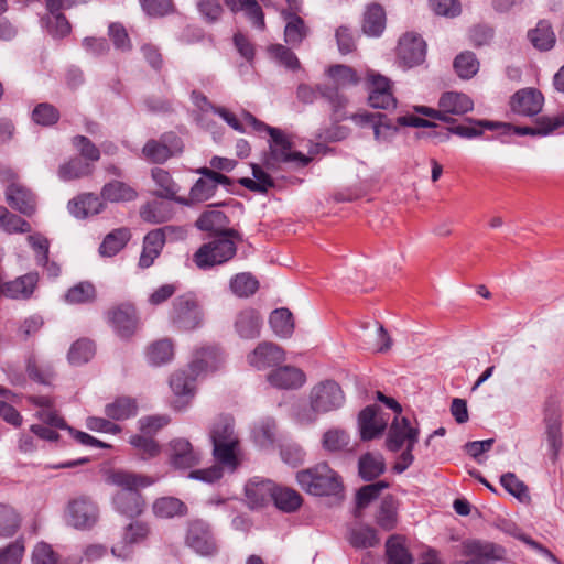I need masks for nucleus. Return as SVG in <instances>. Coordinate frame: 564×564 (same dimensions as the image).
Segmentation results:
<instances>
[{"instance_id": "obj_28", "label": "nucleus", "mask_w": 564, "mask_h": 564, "mask_svg": "<svg viewBox=\"0 0 564 564\" xmlns=\"http://www.w3.org/2000/svg\"><path fill=\"white\" fill-rule=\"evenodd\" d=\"M269 383L278 389L293 390L301 388L305 381V373L293 366H282L268 375Z\"/></svg>"}, {"instance_id": "obj_9", "label": "nucleus", "mask_w": 564, "mask_h": 564, "mask_svg": "<svg viewBox=\"0 0 564 564\" xmlns=\"http://www.w3.org/2000/svg\"><path fill=\"white\" fill-rule=\"evenodd\" d=\"M297 98L304 104L314 102L318 96L326 99L332 107V117L335 122L347 119L345 108L347 98L328 85H317L316 88L302 84L297 87Z\"/></svg>"}, {"instance_id": "obj_12", "label": "nucleus", "mask_w": 564, "mask_h": 564, "mask_svg": "<svg viewBox=\"0 0 564 564\" xmlns=\"http://www.w3.org/2000/svg\"><path fill=\"white\" fill-rule=\"evenodd\" d=\"M167 464L176 470H187L200 463V453L185 437H176L165 448Z\"/></svg>"}, {"instance_id": "obj_56", "label": "nucleus", "mask_w": 564, "mask_h": 564, "mask_svg": "<svg viewBox=\"0 0 564 564\" xmlns=\"http://www.w3.org/2000/svg\"><path fill=\"white\" fill-rule=\"evenodd\" d=\"M173 356V343L170 339H160L153 343L147 351L149 362L154 366H161L171 361Z\"/></svg>"}, {"instance_id": "obj_17", "label": "nucleus", "mask_w": 564, "mask_h": 564, "mask_svg": "<svg viewBox=\"0 0 564 564\" xmlns=\"http://www.w3.org/2000/svg\"><path fill=\"white\" fill-rule=\"evenodd\" d=\"M350 119L361 128H371L375 140L379 143L391 142L398 133V127L382 113L359 112L352 115Z\"/></svg>"}, {"instance_id": "obj_45", "label": "nucleus", "mask_w": 564, "mask_h": 564, "mask_svg": "<svg viewBox=\"0 0 564 564\" xmlns=\"http://www.w3.org/2000/svg\"><path fill=\"white\" fill-rule=\"evenodd\" d=\"M269 324L273 333L281 338H288L293 334V316L285 307L274 310L270 315Z\"/></svg>"}, {"instance_id": "obj_6", "label": "nucleus", "mask_w": 564, "mask_h": 564, "mask_svg": "<svg viewBox=\"0 0 564 564\" xmlns=\"http://www.w3.org/2000/svg\"><path fill=\"white\" fill-rule=\"evenodd\" d=\"M241 235L235 229H227L213 241L203 245L193 257L199 269H208L230 260L236 254L235 241H240Z\"/></svg>"}, {"instance_id": "obj_51", "label": "nucleus", "mask_w": 564, "mask_h": 564, "mask_svg": "<svg viewBox=\"0 0 564 564\" xmlns=\"http://www.w3.org/2000/svg\"><path fill=\"white\" fill-rule=\"evenodd\" d=\"M388 482L380 480L361 487L356 494V509L354 512L355 517L359 518L361 516V510L368 507L375 499H377L380 492L388 488Z\"/></svg>"}, {"instance_id": "obj_2", "label": "nucleus", "mask_w": 564, "mask_h": 564, "mask_svg": "<svg viewBox=\"0 0 564 564\" xmlns=\"http://www.w3.org/2000/svg\"><path fill=\"white\" fill-rule=\"evenodd\" d=\"M108 481L120 488L112 498L115 510L130 519L140 517L145 509V500L139 488L149 487L154 480L145 475L116 470L109 475Z\"/></svg>"}, {"instance_id": "obj_42", "label": "nucleus", "mask_w": 564, "mask_h": 564, "mask_svg": "<svg viewBox=\"0 0 564 564\" xmlns=\"http://www.w3.org/2000/svg\"><path fill=\"white\" fill-rule=\"evenodd\" d=\"M101 196L105 200L111 203L131 202L138 194L134 188L121 181L106 183L101 189Z\"/></svg>"}, {"instance_id": "obj_36", "label": "nucleus", "mask_w": 564, "mask_h": 564, "mask_svg": "<svg viewBox=\"0 0 564 564\" xmlns=\"http://www.w3.org/2000/svg\"><path fill=\"white\" fill-rule=\"evenodd\" d=\"M153 514L161 519L183 517L187 513V506L175 497L158 498L152 505Z\"/></svg>"}, {"instance_id": "obj_29", "label": "nucleus", "mask_w": 564, "mask_h": 564, "mask_svg": "<svg viewBox=\"0 0 564 564\" xmlns=\"http://www.w3.org/2000/svg\"><path fill=\"white\" fill-rule=\"evenodd\" d=\"M544 424L547 443L552 449L553 457L556 458L563 445L562 411L560 406L552 405L545 410Z\"/></svg>"}, {"instance_id": "obj_30", "label": "nucleus", "mask_w": 564, "mask_h": 564, "mask_svg": "<svg viewBox=\"0 0 564 564\" xmlns=\"http://www.w3.org/2000/svg\"><path fill=\"white\" fill-rule=\"evenodd\" d=\"M234 327L240 338L254 339L260 336L262 317L254 308H245L237 314Z\"/></svg>"}, {"instance_id": "obj_59", "label": "nucleus", "mask_w": 564, "mask_h": 564, "mask_svg": "<svg viewBox=\"0 0 564 564\" xmlns=\"http://www.w3.org/2000/svg\"><path fill=\"white\" fill-rule=\"evenodd\" d=\"M454 69L463 79L474 77L479 70V62L476 55L469 51L463 52L454 59Z\"/></svg>"}, {"instance_id": "obj_8", "label": "nucleus", "mask_w": 564, "mask_h": 564, "mask_svg": "<svg viewBox=\"0 0 564 564\" xmlns=\"http://www.w3.org/2000/svg\"><path fill=\"white\" fill-rule=\"evenodd\" d=\"M99 519L97 503L87 496L70 499L64 511V520L67 525L77 530L91 529Z\"/></svg>"}, {"instance_id": "obj_1", "label": "nucleus", "mask_w": 564, "mask_h": 564, "mask_svg": "<svg viewBox=\"0 0 564 564\" xmlns=\"http://www.w3.org/2000/svg\"><path fill=\"white\" fill-rule=\"evenodd\" d=\"M209 438L213 456L217 462L208 468L189 473V478L213 484L223 477L224 469L235 471L239 464L240 441L235 431V420L230 415H219L210 426Z\"/></svg>"}, {"instance_id": "obj_35", "label": "nucleus", "mask_w": 564, "mask_h": 564, "mask_svg": "<svg viewBox=\"0 0 564 564\" xmlns=\"http://www.w3.org/2000/svg\"><path fill=\"white\" fill-rule=\"evenodd\" d=\"M283 17L286 21L284 29V39L291 46H297L307 36L308 28L305 22L300 18L295 11H284Z\"/></svg>"}, {"instance_id": "obj_22", "label": "nucleus", "mask_w": 564, "mask_h": 564, "mask_svg": "<svg viewBox=\"0 0 564 564\" xmlns=\"http://www.w3.org/2000/svg\"><path fill=\"white\" fill-rule=\"evenodd\" d=\"M426 54V44L424 40L414 34L406 33L399 40L398 58L408 67L421 64Z\"/></svg>"}, {"instance_id": "obj_61", "label": "nucleus", "mask_w": 564, "mask_h": 564, "mask_svg": "<svg viewBox=\"0 0 564 564\" xmlns=\"http://www.w3.org/2000/svg\"><path fill=\"white\" fill-rule=\"evenodd\" d=\"M129 443L138 451L140 457L144 460L156 457L161 447L152 437L144 434H137L130 437Z\"/></svg>"}, {"instance_id": "obj_64", "label": "nucleus", "mask_w": 564, "mask_h": 564, "mask_svg": "<svg viewBox=\"0 0 564 564\" xmlns=\"http://www.w3.org/2000/svg\"><path fill=\"white\" fill-rule=\"evenodd\" d=\"M26 372L32 380L42 384H50L55 376L51 364L40 362L34 358L28 360Z\"/></svg>"}, {"instance_id": "obj_21", "label": "nucleus", "mask_w": 564, "mask_h": 564, "mask_svg": "<svg viewBox=\"0 0 564 564\" xmlns=\"http://www.w3.org/2000/svg\"><path fill=\"white\" fill-rule=\"evenodd\" d=\"M284 360L285 352L283 349L271 341L259 343L247 356L248 364L258 370L275 367Z\"/></svg>"}, {"instance_id": "obj_62", "label": "nucleus", "mask_w": 564, "mask_h": 564, "mask_svg": "<svg viewBox=\"0 0 564 564\" xmlns=\"http://www.w3.org/2000/svg\"><path fill=\"white\" fill-rule=\"evenodd\" d=\"M95 355V346L89 339L75 341L68 351V361L74 366L88 362Z\"/></svg>"}, {"instance_id": "obj_49", "label": "nucleus", "mask_w": 564, "mask_h": 564, "mask_svg": "<svg viewBox=\"0 0 564 564\" xmlns=\"http://www.w3.org/2000/svg\"><path fill=\"white\" fill-rule=\"evenodd\" d=\"M272 501L279 510L290 513L301 507L303 499L296 490L276 486Z\"/></svg>"}, {"instance_id": "obj_16", "label": "nucleus", "mask_w": 564, "mask_h": 564, "mask_svg": "<svg viewBox=\"0 0 564 564\" xmlns=\"http://www.w3.org/2000/svg\"><path fill=\"white\" fill-rule=\"evenodd\" d=\"M185 543L202 556H213L217 553V544L209 525L202 520H194L188 523Z\"/></svg>"}, {"instance_id": "obj_46", "label": "nucleus", "mask_w": 564, "mask_h": 564, "mask_svg": "<svg viewBox=\"0 0 564 564\" xmlns=\"http://www.w3.org/2000/svg\"><path fill=\"white\" fill-rule=\"evenodd\" d=\"M528 37L540 51L551 50L555 44V34L551 24L545 20L540 21L533 30L529 31Z\"/></svg>"}, {"instance_id": "obj_24", "label": "nucleus", "mask_w": 564, "mask_h": 564, "mask_svg": "<svg viewBox=\"0 0 564 564\" xmlns=\"http://www.w3.org/2000/svg\"><path fill=\"white\" fill-rule=\"evenodd\" d=\"M223 361V352L218 347H202L194 352L193 359L188 365V371L199 378L200 376L217 370Z\"/></svg>"}, {"instance_id": "obj_48", "label": "nucleus", "mask_w": 564, "mask_h": 564, "mask_svg": "<svg viewBox=\"0 0 564 564\" xmlns=\"http://www.w3.org/2000/svg\"><path fill=\"white\" fill-rule=\"evenodd\" d=\"M94 166L80 158H73L62 164L58 169V177L64 181H73L88 176L93 173Z\"/></svg>"}, {"instance_id": "obj_43", "label": "nucleus", "mask_w": 564, "mask_h": 564, "mask_svg": "<svg viewBox=\"0 0 564 564\" xmlns=\"http://www.w3.org/2000/svg\"><path fill=\"white\" fill-rule=\"evenodd\" d=\"M466 121V123L449 127L448 132L462 138L471 139L481 135L484 129L495 130L499 126V122L488 120L467 119Z\"/></svg>"}, {"instance_id": "obj_55", "label": "nucleus", "mask_w": 564, "mask_h": 564, "mask_svg": "<svg viewBox=\"0 0 564 564\" xmlns=\"http://www.w3.org/2000/svg\"><path fill=\"white\" fill-rule=\"evenodd\" d=\"M328 76L333 79L335 86L333 88L339 89L348 86H355L360 82L357 72L346 65H334L327 70ZM339 93V90H337Z\"/></svg>"}, {"instance_id": "obj_27", "label": "nucleus", "mask_w": 564, "mask_h": 564, "mask_svg": "<svg viewBox=\"0 0 564 564\" xmlns=\"http://www.w3.org/2000/svg\"><path fill=\"white\" fill-rule=\"evenodd\" d=\"M276 485L269 479H260L254 477L250 479L246 487L245 494L248 505L251 508H260L272 501Z\"/></svg>"}, {"instance_id": "obj_3", "label": "nucleus", "mask_w": 564, "mask_h": 564, "mask_svg": "<svg viewBox=\"0 0 564 564\" xmlns=\"http://www.w3.org/2000/svg\"><path fill=\"white\" fill-rule=\"evenodd\" d=\"M243 121L256 131H265L270 135L269 153L265 154L263 160V165L268 170L275 171L281 163L293 164L297 167L306 166L310 163L311 158L292 150V142L282 130L259 121L249 112L243 113Z\"/></svg>"}, {"instance_id": "obj_33", "label": "nucleus", "mask_w": 564, "mask_h": 564, "mask_svg": "<svg viewBox=\"0 0 564 564\" xmlns=\"http://www.w3.org/2000/svg\"><path fill=\"white\" fill-rule=\"evenodd\" d=\"M39 282V275L35 272L26 273L12 281L4 283L2 296L12 300H28L33 294Z\"/></svg>"}, {"instance_id": "obj_54", "label": "nucleus", "mask_w": 564, "mask_h": 564, "mask_svg": "<svg viewBox=\"0 0 564 564\" xmlns=\"http://www.w3.org/2000/svg\"><path fill=\"white\" fill-rule=\"evenodd\" d=\"M21 519L15 509L0 503V538L13 536L20 528Z\"/></svg>"}, {"instance_id": "obj_19", "label": "nucleus", "mask_w": 564, "mask_h": 564, "mask_svg": "<svg viewBox=\"0 0 564 564\" xmlns=\"http://www.w3.org/2000/svg\"><path fill=\"white\" fill-rule=\"evenodd\" d=\"M388 419L380 408L376 405L366 406L358 415V427L360 438L370 441L379 437L387 429Z\"/></svg>"}, {"instance_id": "obj_11", "label": "nucleus", "mask_w": 564, "mask_h": 564, "mask_svg": "<svg viewBox=\"0 0 564 564\" xmlns=\"http://www.w3.org/2000/svg\"><path fill=\"white\" fill-rule=\"evenodd\" d=\"M29 400L42 408V410L39 412L40 419L50 426L35 424L32 425L31 430L32 432L37 435L39 437L46 440V441H56L58 438V433L52 429V426L59 427V429H67L66 423L64 420L52 410L53 402L48 397L44 395H32L29 398Z\"/></svg>"}, {"instance_id": "obj_18", "label": "nucleus", "mask_w": 564, "mask_h": 564, "mask_svg": "<svg viewBox=\"0 0 564 564\" xmlns=\"http://www.w3.org/2000/svg\"><path fill=\"white\" fill-rule=\"evenodd\" d=\"M367 80L369 84V105L377 109H393L397 106V100L391 91L390 80L375 73L373 70L367 72Z\"/></svg>"}, {"instance_id": "obj_63", "label": "nucleus", "mask_w": 564, "mask_h": 564, "mask_svg": "<svg viewBox=\"0 0 564 564\" xmlns=\"http://www.w3.org/2000/svg\"><path fill=\"white\" fill-rule=\"evenodd\" d=\"M275 436V422L273 419H264L252 429V437L259 447H269L273 444Z\"/></svg>"}, {"instance_id": "obj_26", "label": "nucleus", "mask_w": 564, "mask_h": 564, "mask_svg": "<svg viewBox=\"0 0 564 564\" xmlns=\"http://www.w3.org/2000/svg\"><path fill=\"white\" fill-rule=\"evenodd\" d=\"M438 107L443 112V121L449 123L454 121L452 116L465 115L473 110L474 102L463 93L447 91L441 96Z\"/></svg>"}, {"instance_id": "obj_31", "label": "nucleus", "mask_w": 564, "mask_h": 564, "mask_svg": "<svg viewBox=\"0 0 564 564\" xmlns=\"http://www.w3.org/2000/svg\"><path fill=\"white\" fill-rule=\"evenodd\" d=\"M498 127L513 129L514 133L519 135H547L564 127V112L555 116H542L538 118L534 127H511L503 123H499Z\"/></svg>"}, {"instance_id": "obj_32", "label": "nucleus", "mask_w": 564, "mask_h": 564, "mask_svg": "<svg viewBox=\"0 0 564 564\" xmlns=\"http://www.w3.org/2000/svg\"><path fill=\"white\" fill-rule=\"evenodd\" d=\"M172 231L171 227H164L150 231L143 240V250L140 256L139 265L149 268L153 264L155 258L160 254L164 242L165 234Z\"/></svg>"}, {"instance_id": "obj_57", "label": "nucleus", "mask_w": 564, "mask_h": 564, "mask_svg": "<svg viewBox=\"0 0 564 564\" xmlns=\"http://www.w3.org/2000/svg\"><path fill=\"white\" fill-rule=\"evenodd\" d=\"M376 521L386 531L392 530L397 524V505L391 496L384 497L379 506Z\"/></svg>"}, {"instance_id": "obj_37", "label": "nucleus", "mask_w": 564, "mask_h": 564, "mask_svg": "<svg viewBox=\"0 0 564 564\" xmlns=\"http://www.w3.org/2000/svg\"><path fill=\"white\" fill-rule=\"evenodd\" d=\"M224 2L232 12L243 11L257 29H264V14L256 0H224Z\"/></svg>"}, {"instance_id": "obj_7", "label": "nucleus", "mask_w": 564, "mask_h": 564, "mask_svg": "<svg viewBox=\"0 0 564 564\" xmlns=\"http://www.w3.org/2000/svg\"><path fill=\"white\" fill-rule=\"evenodd\" d=\"M170 322L180 332H192L204 323L203 308L193 293H185L173 300Z\"/></svg>"}, {"instance_id": "obj_38", "label": "nucleus", "mask_w": 564, "mask_h": 564, "mask_svg": "<svg viewBox=\"0 0 564 564\" xmlns=\"http://www.w3.org/2000/svg\"><path fill=\"white\" fill-rule=\"evenodd\" d=\"M358 468L360 477L370 481L384 473V458L380 453H366L360 456Z\"/></svg>"}, {"instance_id": "obj_20", "label": "nucleus", "mask_w": 564, "mask_h": 564, "mask_svg": "<svg viewBox=\"0 0 564 564\" xmlns=\"http://www.w3.org/2000/svg\"><path fill=\"white\" fill-rule=\"evenodd\" d=\"M544 96L535 88L528 87L516 91L510 99L511 110L520 116L533 117L541 112Z\"/></svg>"}, {"instance_id": "obj_60", "label": "nucleus", "mask_w": 564, "mask_h": 564, "mask_svg": "<svg viewBox=\"0 0 564 564\" xmlns=\"http://www.w3.org/2000/svg\"><path fill=\"white\" fill-rule=\"evenodd\" d=\"M198 379L194 373L185 370L176 371L170 379V386L176 395H193L195 381Z\"/></svg>"}, {"instance_id": "obj_47", "label": "nucleus", "mask_w": 564, "mask_h": 564, "mask_svg": "<svg viewBox=\"0 0 564 564\" xmlns=\"http://www.w3.org/2000/svg\"><path fill=\"white\" fill-rule=\"evenodd\" d=\"M137 403L128 397L117 398L105 406V414L112 420L122 421L137 414Z\"/></svg>"}, {"instance_id": "obj_40", "label": "nucleus", "mask_w": 564, "mask_h": 564, "mask_svg": "<svg viewBox=\"0 0 564 564\" xmlns=\"http://www.w3.org/2000/svg\"><path fill=\"white\" fill-rule=\"evenodd\" d=\"M131 234L128 228H117L109 232L99 247V253L102 257L116 256L130 240Z\"/></svg>"}, {"instance_id": "obj_5", "label": "nucleus", "mask_w": 564, "mask_h": 564, "mask_svg": "<svg viewBox=\"0 0 564 564\" xmlns=\"http://www.w3.org/2000/svg\"><path fill=\"white\" fill-rule=\"evenodd\" d=\"M296 481L304 491L318 497L336 496L343 490L340 476L327 463L297 471Z\"/></svg>"}, {"instance_id": "obj_44", "label": "nucleus", "mask_w": 564, "mask_h": 564, "mask_svg": "<svg viewBox=\"0 0 564 564\" xmlns=\"http://www.w3.org/2000/svg\"><path fill=\"white\" fill-rule=\"evenodd\" d=\"M349 543L356 549H369L379 543L377 531L369 525H356L349 529Z\"/></svg>"}, {"instance_id": "obj_39", "label": "nucleus", "mask_w": 564, "mask_h": 564, "mask_svg": "<svg viewBox=\"0 0 564 564\" xmlns=\"http://www.w3.org/2000/svg\"><path fill=\"white\" fill-rule=\"evenodd\" d=\"M152 178L155 182V184L160 187V191L155 192L156 196L173 199L181 204H187V200L184 197L176 196L178 187L176 183L172 180L169 172H166L163 169L155 167L152 170Z\"/></svg>"}, {"instance_id": "obj_4", "label": "nucleus", "mask_w": 564, "mask_h": 564, "mask_svg": "<svg viewBox=\"0 0 564 564\" xmlns=\"http://www.w3.org/2000/svg\"><path fill=\"white\" fill-rule=\"evenodd\" d=\"M345 402V395L340 386L326 380L314 386L310 392V408L297 411L296 417L303 424L314 422L319 414L339 409Z\"/></svg>"}, {"instance_id": "obj_14", "label": "nucleus", "mask_w": 564, "mask_h": 564, "mask_svg": "<svg viewBox=\"0 0 564 564\" xmlns=\"http://www.w3.org/2000/svg\"><path fill=\"white\" fill-rule=\"evenodd\" d=\"M151 534V527L144 521H133L124 527L121 541L111 547L113 556L120 560L132 557V546L145 542Z\"/></svg>"}, {"instance_id": "obj_50", "label": "nucleus", "mask_w": 564, "mask_h": 564, "mask_svg": "<svg viewBox=\"0 0 564 564\" xmlns=\"http://www.w3.org/2000/svg\"><path fill=\"white\" fill-rule=\"evenodd\" d=\"M140 215L144 221L160 224L171 218L172 208L166 202L154 200L142 206Z\"/></svg>"}, {"instance_id": "obj_13", "label": "nucleus", "mask_w": 564, "mask_h": 564, "mask_svg": "<svg viewBox=\"0 0 564 564\" xmlns=\"http://www.w3.org/2000/svg\"><path fill=\"white\" fill-rule=\"evenodd\" d=\"M2 175L3 181H11L4 193L9 206L28 217L35 214L36 198L34 194L22 184L15 182V175L11 171H4Z\"/></svg>"}, {"instance_id": "obj_53", "label": "nucleus", "mask_w": 564, "mask_h": 564, "mask_svg": "<svg viewBox=\"0 0 564 564\" xmlns=\"http://www.w3.org/2000/svg\"><path fill=\"white\" fill-rule=\"evenodd\" d=\"M0 229L7 234H26L31 231V225L11 213L4 206H0Z\"/></svg>"}, {"instance_id": "obj_23", "label": "nucleus", "mask_w": 564, "mask_h": 564, "mask_svg": "<svg viewBox=\"0 0 564 564\" xmlns=\"http://www.w3.org/2000/svg\"><path fill=\"white\" fill-rule=\"evenodd\" d=\"M464 556L470 557L467 561H458L456 564H488L500 557V547L489 542L467 540L462 544Z\"/></svg>"}, {"instance_id": "obj_52", "label": "nucleus", "mask_w": 564, "mask_h": 564, "mask_svg": "<svg viewBox=\"0 0 564 564\" xmlns=\"http://www.w3.org/2000/svg\"><path fill=\"white\" fill-rule=\"evenodd\" d=\"M388 564H411L412 556L403 544L400 535H392L386 543Z\"/></svg>"}, {"instance_id": "obj_58", "label": "nucleus", "mask_w": 564, "mask_h": 564, "mask_svg": "<svg viewBox=\"0 0 564 564\" xmlns=\"http://www.w3.org/2000/svg\"><path fill=\"white\" fill-rule=\"evenodd\" d=\"M253 178L243 177L239 180V184L243 187L258 193H265L273 186V180L259 165L252 164Z\"/></svg>"}, {"instance_id": "obj_15", "label": "nucleus", "mask_w": 564, "mask_h": 564, "mask_svg": "<svg viewBox=\"0 0 564 564\" xmlns=\"http://www.w3.org/2000/svg\"><path fill=\"white\" fill-rule=\"evenodd\" d=\"M419 434V427L412 426L409 419L397 415L389 427L386 446L391 452H398L404 445L409 449H413Z\"/></svg>"}, {"instance_id": "obj_34", "label": "nucleus", "mask_w": 564, "mask_h": 564, "mask_svg": "<svg viewBox=\"0 0 564 564\" xmlns=\"http://www.w3.org/2000/svg\"><path fill=\"white\" fill-rule=\"evenodd\" d=\"M102 209L104 203L91 193L78 195L68 203V210L76 218H86L99 214Z\"/></svg>"}, {"instance_id": "obj_41", "label": "nucleus", "mask_w": 564, "mask_h": 564, "mask_svg": "<svg viewBox=\"0 0 564 564\" xmlns=\"http://www.w3.org/2000/svg\"><path fill=\"white\" fill-rule=\"evenodd\" d=\"M386 26V13L381 6L373 3L367 7L364 14L362 31L371 36H378Z\"/></svg>"}, {"instance_id": "obj_25", "label": "nucleus", "mask_w": 564, "mask_h": 564, "mask_svg": "<svg viewBox=\"0 0 564 564\" xmlns=\"http://www.w3.org/2000/svg\"><path fill=\"white\" fill-rule=\"evenodd\" d=\"M107 315L109 323L120 337H130L135 332L138 319L132 305L121 304L109 310Z\"/></svg>"}, {"instance_id": "obj_10", "label": "nucleus", "mask_w": 564, "mask_h": 564, "mask_svg": "<svg viewBox=\"0 0 564 564\" xmlns=\"http://www.w3.org/2000/svg\"><path fill=\"white\" fill-rule=\"evenodd\" d=\"M196 173L203 177L198 178L192 186L188 198H185L187 200L186 205L206 202L215 195L218 185L231 184L229 177L209 167H199Z\"/></svg>"}]
</instances>
